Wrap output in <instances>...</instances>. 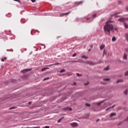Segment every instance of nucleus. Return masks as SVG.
<instances>
[{
	"mask_svg": "<svg viewBox=\"0 0 128 128\" xmlns=\"http://www.w3.org/2000/svg\"><path fill=\"white\" fill-rule=\"evenodd\" d=\"M97 122H98V120H97Z\"/></svg>",
	"mask_w": 128,
	"mask_h": 128,
	"instance_id": "603ef678",
	"label": "nucleus"
},
{
	"mask_svg": "<svg viewBox=\"0 0 128 128\" xmlns=\"http://www.w3.org/2000/svg\"><path fill=\"white\" fill-rule=\"evenodd\" d=\"M28 104H32V102H28Z\"/></svg>",
	"mask_w": 128,
	"mask_h": 128,
	"instance_id": "a19ab883",
	"label": "nucleus"
},
{
	"mask_svg": "<svg viewBox=\"0 0 128 128\" xmlns=\"http://www.w3.org/2000/svg\"><path fill=\"white\" fill-rule=\"evenodd\" d=\"M124 82V80L122 79H120L116 82V84H118V82Z\"/></svg>",
	"mask_w": 128,
	"mask_h": 128,
	"instance_id": "0eeeda50",
	"label": "nucleus"
},
{
	"mask_svg": "<svg viewBox=\"0 0 128 128\" xmlns=\"http://www.w3.org/2000/svg\"><path fill=\"white\" fill-rule=\"evenodd\" d=\"M116 116V113H111L110 116V118H112V116Z\"/></svg>",
	"mask_w": 128,
	"mask_h": 128,
	"instance_id": "423d86ee",
	"label": "nucleus"
},
{
	"mask_svg": "<svg viewBox=\"0 0 128 128\" xmlns=\"http://www.w3.org/2000/svg\"><path fill=\"white\" fill-rule=\"evenodd\" d=\"M119 22H126V20H128V18H122L118 20Z\"/></svg>",
	"mask_w": 128,
	"mask_h": 128,
	"instance_id": "f03ea898",
	"label": "nucleus"
},
{
	"mask_svg": "<svg viewBox=\"0 0 128 128\" xmlns=\"http://www.w3.org/2000/svg\"><path fill=\"white\" fill-rule=\"evenodd\" d=\"M70 126H72L73 128H76L78 126V123L76 122H72L70 124Z\"/></svg>",
	"mask_w": 128,
	"mask_h": 128,
	"instance_id": "7ed1b4c3",
	"label": "nucleus"
},
{
	"mask_svg": "<svg viewBox=\"0 0 128 128\" xmlns=\"http://www.w3.org/2000/svg\"><path fill=\"white\" fill-rule=\"evenodd\" d=\"M31 2H36V0H31Z\"/></svg>",
	"mask_w": 128,
	"mask_h": 128,
	"instance_id": "72a5a7b5",
	"label": "nucleus"
},
{
	"mask_svg": "<svg viewBox=\"0 0 128 128\" xmlns=\"http://www.w3.org/2000/svg\"><path fill=\"white\" fill-rule=\"evenodd\" d=\"M125 76H128V71H127L126 72V73L124 74Z\"/></svg>",
	"mask_w": 128,
	"mask_h": 128,
	"instance_id": "c756f323",
	"label": "nucleus"
},
{
	"mask_svg": "<svg viewBox=\"0 0 128 128\" xmlns=\"http://www.w3.org/2000/svg\"><path fill=\"white\" fill-rule=\"evenodd\" d=\"M82 2H80V3L82 4Z\"/></svg>",
	"mask_w": 128,
	"mask_h": 128,
	"instance_id": "864d4df0",
	"label": "nucleus"
},
{
	"mask_svg": "<svg viewBox=\"0 0 128 128\" xmlns=\"http://www.w3.org/2000/svg\"><path fill=\"white\" fill-rule=\"evenodd\" d=\"M14 2H20V0H14Z\"/></svg>",
	"mask_w": 128,
	"mask_h": 128,
	"instance_id": "a878e982",
	"label": "nucleus"
},
{
	"mask_svg": "<svg viewBox=\"0 0 128 128\" xmlns=\"http://www.w3.org/2000/svg\"><path fill=\"white\" fill-rule=\"evenodd\" d=\"M76 82H74V83H73V85H74V86H76Z\"/></svg>",
	"mask_w": 128,
	"mask_h": 128,
	"instance_id": "4c0bfd02",
	"label": "nucleus"
},
{
	"mask_svg": "<svg viewBox=\"0 0 128 128\" xmlns=\"http://www.w3.org/2000/svg\"><path fill=\"white\" fill-rule=\"evenodd\" d=\"M94 18H96V14H94L93 15Z\"/></svg>",
	"mask_w": 128,
	"mask_h": 128,
	"instance_id": "f704fd0d",
	"label": "nucleus"
},
{
	"mask_svg": "<svg viewBox=\"0 0 128 128\" xmlns=\"http://www.w3.org/2000/svg\"><path fill=\"white\" fill-rule=\"evenodd\" d=\"M116 18H118V16H116Z\"/></svg>",
	"mask_w": 128,
	"mask_h": 128,
	"instance_id": "8fccbe9b",
	"label": "nucleus"
},
{
	"mask_svg": "<svg viewBox=\"0 0 128 128\" xmlns=\"http://www.w3.org/2000/svg\"><path fill=\"white\" fill-rule=\"evenodd\" d=\"M116 37L115 36L112 37V42H116Z\"/></svg>",
	"mask_w": 128,
	"mask_h": 128,
	"instance_id": "ddd939ff",
	"label": "nucleus"
},
{
	"mask_svg": "<svg viewBox=\"0 0 128 128\" xmlns=\"http://www.w3.org/2000/svg\"><path fill=\"white\" fill-rule=\"evenodd\" d=\"M104 45H101V46H100V50H104Z\"/></svg>",
	"mask_w": 128,
	"mask_h": 128,
	"instance_id": "9d476101",
	"label": "nucleus"
},
{
	"mask_svg": "<svg viewBox=\"0 0 128 128\" xmlns=\"http://www.w3.org/2000/svg\"><path fill=\"white\" fill-rule=\"evenodd\" d=\"M68 76H72V73H68Z\"/></svg>",
	"mask_w": 128,
	"mask_h": 128,
	"instance_id": "473e14b6",
	"label": "nucleus"
},
{
	"mask_svg": "<svg viewBox=\"0 0 128 128\" xmlns=\"http://www.w3.org/2000/svg\"><path fill=\"white\" fill-rule=\"evenodd\" d=\"M104 80H105L106 82H108L110 81V78H104Z\"/></svg>",
	"mask_w": 128,
	"mask_h": 128,
	"instance_id": "aec40b11",
	"label": "nucleus"
},
{
	"mask_svg": "<svg viewBox=\"0 0 128 128\" xmlns=\"http://www.w3.org/2000/svg\"><path fill=\"white\" fill-rule=\"evenodd\" d=\"M66 70H62L60 71V72H64Z\"/></svg>",
	"mask_w": 128,
	"mask_h": 128,
	"instance_id": "cd10ccee",
	"label": "nucleus"
},
{
	"mask_svg": "<svg viewBox=\"0 0 128 128\" xmlns=\"http://www.w3.org/2000/svg\"><path fill=\"white\" fill-rule=\"evenodd\" d=\"M86 106H90V104L86 103Z\"/></svg>",
	"mask_w": 128,
	"mask_h": 128,
	"instance_id": "5701e85b",
	"label": "nucleus"
},
{
	"mask_svg": "<svg viewBox=\"0 0 128 128\" xmlns=\"http://www.w3.org/2000/svg\"><path fill=\"white\" fill-rule=\"evenodd\" d=\"M82 58H84L85 60H86L88 58V56H82Z\"/></svg>",
	"mask_w": 128,
	"mask_h": 128,
	"instance_id": "a211bd4d",
	"label": "nucleus"
},
{
	"mask_svg": "<svg viewBox=\"0 0 128 128\" xmlns=\"http://www.w3.org/2000/svg\"><path fill=\"white\" fill-rule=\"evenodd\" d=\"M28 70L26 69V70H24L22 71V72H28Z\"/></svg>",
	"mask_w": 128,
	"mask_h": 128,
	"instance_id": "dca6fc26",
	"label": "nucleus"
},
{
	"mask_svg": "<svg viewBox=\"0 0 128 128\" xmlns=\"http://www.w3.org/2000/svg\"><path fill=\"white\" fill-rule=\"evenodd\" d=\"M122 58H123L124 60H128V54H126L124 52Z\"/></svg>",
	"mask_w": 128,
	"mask_h": 128,
	"instance_id": "39448f33",
	"label": "nucleus"
},
{
	"mask_svg": "<svg viewBox=\"0 0 128 128\" xmlns=\"http://www.w3.org/2000/svg\"><path fill=\"white\" fill-rule=\"evenodd\" d=\"M94 48V46H90V48Z\"/></svg>",
	"mask_w": 128,
	"mask_h": 128,
	"instance_id": "79ce46f5",
	"label": "nucleus"
},
{
	"mask_svg": "<svg viewBox=\"0 0 128 128\" xmlns=\"http://www.w3.org/2000/svg\"><path fill=\"white\" fill-rule=\"evenodd\" d=\"M48 78H46L44 79V80H48Z\"/></svg>",
	"mask_w": 128,
	"mask_h": 128,
	"instance_id": "bb28decb",
	"label": "nucleus"
},
{
	"mask_svg": "<svg viewBox=\"0 0 128 128\" xmlns=\"http://www.w3.org/2000/svg\"><path fill=\"white\" fill-rule=\"evenodd\" d=\"M128 52V48H125L124 52L126 53V52Z\"/></svg>",
	"mask_w": 128,
	"mask_h": 128,
	"instance_id": "412c9836",
	"label": "nucleus"
},
{
	"mask_svg": "<svg viewBox=\"0 0 128 128\" xmlns=\"http://www.w3.org/2000/svg\"><path fill=\"white\" fill-rule=\"evenodd\" d=\"M50 68H44L42 69V72H44V70H48Z\"/></svg>",
	"mask_w": 128,
	"mask_h": 128,
	"instance_id": "6e6552de",
	"label": "nucleus"
},
{
	"mask_svg": "<svg viewBox=\"0 0 128 128\" xmlns=\"http://www.w3.org/2000/svg\"><path fill=\"white\" fill-rule=\"evenodd\" d=\"M70 12H66V13H64V16H68V14H70Z\"/></svg>",
	"mask_w": 128,
	"mask_h": 128,
	"instance_id": "4468645a",
	"label": "nucleus"
},
{
	"mask_svg": "<svg viewBox=\"0 0 128 128\" xmlns=\"http://www.w3.org/2000/svg\"><path fill=\"white\" fill-rule=\"evenodd\" d=\"M126 8L127 12H128V7H127Z\"/></svg>",
	"mask_w": 128,
	"mask_h": 128,
	"instance_id": "c03bdc74",
	"label": "nucleus"
},
{
	"mask_svg": "<svg viewBox=\"0 0 128 128\" xmlns=\"http://www.w3.org/2000/svg\"><path fill=\"white\" fill-rule=\"evenodd\" d=\"M102 102H100V103H98V106H100V104H102Z\"/></svg>",
	"mask_w": 128,
	"mask_h": 128,
	"instance_id": "ea45409f",
	"label": "nucleus"
},
{
	"mask_svg": "<svg viewBox=\"0 0 128 128\" xmlns=\"http://www.w3.org/2000/svg\"><path fill=\"white\" fill-rule=\"evenodd\" d=\"M120 14V12L116 13V14H114L111 15V16H116V14Z\"/></svg>",
	"mask_w": 128,
	"mask_h": 128,
	"instance_id": "f3484780",
	"label": "nucleus"
},
{
	"mask_svg": "<svg viewBox=\"0 0 128 128\" xmlns=\"http://www.w3.org/2000/svg\"><path fill=\"white\" fill-rule=\"evenodd\" d=\"M124 26L125 28H128V24L124 23Z\"/></svg>",
	"mask_w": 128,
	"mask_h": 128,
	"instance_id": "1a4fd4ad",
	"label": "nucleus"
},
{
	"mask_svg": "<svg viewBox=\"0 0 128 128\" xmlns=\"http://www.w3.org/2000/svg\"><path fill=\"white\" fill-rule=\"evenodd\" d=\"M87 20H89V18H87Z\"/></svg>",
	"mask_w": 128,
	"mask_h": 128,
	"instance_id": "3c124183",
	"label": "nucleus"
},
{
	"mask_svg": "<svg viewBox=\"0 0 128 128\" xmlns=\"http://www.w3.org/2000/svg\"><path fill=\"white\" fill-rule=\"evenodd\" d=\"M14 108H16V107H12L11 108H10L9 110H14Z\"/></svg>",
	"mask_w": 128,
	"mask_h": 128,
	"instance_id": "c85d7f7f",
	"label": "nucleus"
},
{
	"mask_svg": "<svg viewBox=\"0 0 128 128\" xmlns=\"http://www.w3.org/2000/svg\"><path fill=\"white\" fill-rule=\"evenodd\" d=\"M88 64L90 66H94V63L92 62H88Z\"/></svg>",
	"mask_w": 128,
	"mask_h": 128,
	"instance_id": "9b49d317",
	"label": "nucleus"
},
{
	"mask_svg": "<svg viewBox=\"0 0 128 128\" xmlns=\"http://www.w3.org/2000/svg\"><path fill=\"white\" fill-rule=\"evenodd\" d=\"M114 108V105L113 106L110 107V108H108L106 109V110H110V108Z\"/></svg>",
	"mask_w": 128,
	"mask_h": 128,
	"instance_id": "2eb2a0df",
	"label": "nucleus"
},
{
	"mask_svg": "<svg viewBox=\"0 0 128 128\" xmlns=\"http://www.w3.org/2000/svg\"><path fill=\"white\" fill-rule=\"evenodd\" d=\"M64 110H68L69 112H71V110H72V109L70 107H66L65 108H64Z\"/></svg>",
	"mask_w": 128,
	"mask_h": 128,
	"instance_id": "20e7f679",
	"label": "nucleus"
},
{
	"mask_svg": "<svg viewBox=\"0 0 128 128\" xmlns=\"http://www.w3.org/2000/svg\"><path fill=\"white\" fill-rule=\"evenodd\" d=\"M52 66V64L49 65L48 66Z\"/></svg>",
	"mask_w": 128,
	"mask_h": 128,
	"instance_id": "37998d69",
	"label": "nucleus"
},
{
	"mask_svg": "<svg viewBox=\"0 0 128 128\" xmlns=\"http://www.w3.org/2000/svg\"><path fill=\"white\" fill-rule=\"evenodd\" d=\"M76 56V54H75L72 55V56Z\"/></svg>",
	"mask_w": 128,
	"mask_h": 128,
	"instance_id": "e433bc0d",
	"label": "nucleus"
},
{
	"mask_svg": "<svg viewBox=\"0 0 128 128\" xmlns=\"http://www.w3.org/2000/svg\"><path fill=\"white\" fill-rule=\"evenodd\" d=\"M39 128L38 127H34V128Z\"/></svg>",
	"mask_w": 128,
	"mask_h": 128,
	"instance_id": "09e8293b",
	"label": "nucleus"
},
{
	"mask_svg": "<svg viewBox=\"0 0 128 128\" xmlns=\"http://www.w3.org/2000/svg\"><path fill=\"white\" fill-rule=\"evenodd\" d=\"M90 83L88 82H87L86 83H84V86H88Z\"/></svg>",
	"mask_w": 128,
	"mask_h": 128,
	"instance_id": "393cba45",
	"label": "nucleus"
},
{
	"mask_svg": "<svg viewBox=\"0 0 128 128\" xmlns=\"http://www.w3.org/2000/svg\"><path fill=\"white\" fill-rule=\"evenodd\" d=\"M124 94H128V90H126L124 92Z\"/></svg>",
	"mask_w": 128,
	"mask_h": 128,
	"instance_id": "4be33fe9",
	"label": "nucleus"
},
{
	"mask_svg": "<svg viewBox=\"0 0 128 128\" xmlns=\"http://www.w3.org/2000/svg\"><path fill=\"white\" fill-rule=\"evenodd\" d=\"M112 22L108 21L106 22V24L104 27V32L106 34L110 36V32H114V26L112 25Z\"/></svg>",
	"mask_w": 128,
	"mask_h": 128,
	"instance_id": "f257e3e1",
	"label": "nucleus"
},
{
	"mask_svg": "<svg viewBox=\"0 0 128 128\" xmlns=\"http://www.w3.org/2000/svg\"><path fill=\"white\" fill-rule=\"evenodd\" d=\"M110 70V67L107 66L104 68L105 70Z\"/></svg>",
	"mask_w": 128,
	"mask_h": 128,
	"instance_id": "6ab92c4d",
	"label": "nucleus"
},
{
	"mask_svg": "<svg viewBox=\"0 0 128 128\" xmlns=\"http://www.w3.org/2000/svg\"><path fill=\"white\" fill-rule=\"evenodd\" d=\"M64 117H62V118H60V119L58 120V122H62V120H64Z\"/></svg>",
	"mask_w": 128,
	"mask_h": 128,
	"instance_id": "f8f14e48",
	"label": "nucleus"
},
{
	"mask_svg": "<svg viewBox=\"0 0 128 128\" xmlns=\"http://www.w3.org/2000/svg\"><path fill=\"white\" fill-rule=\"evenodd\" d=\"M50 128V127L48 126H46L44 128Z\"/></svg>",
	"mask_w": 128,
	"mask_h": 128,
	"instance_id": "c9c22d12",
	"label": "nucleus"
},
{
	"mask_svg": "<svg viewBox=\"0 0 128 128\" xmlns=\"http://www.w3.org/2000/svg\"><path fill=\"white\" fill-rule=\"evenodd\" d=\"M1 60H2V62H4V59H2H2Z\"/></svg>",
	"mask_w": 128,
	"mask_h": 128,
	"instance_id": "58836bf2",
	"label": "nucleus"
},
{
	"mask_svg": "<svg viewBox=\"0 0 128 128\" xmlns=\"http://www.w3.org/2000/svg\"><path fill=\"white\" fill-rule=\"evenodd\" d=\"M76 76H80V74L78 73V74H76Z\"/></svg>",
	"mask_w": 128,
	"mask_h": 128,
	"instance_id": "2f4dec72",
	"label": "nucleus"
},
{
	"mask_svg": "<svg viewBox=\"0 0 128 128\" xmlns=\"http://www.w3.org/2000/svg\"><path fill=\"white\" fill-rule=\"evenodd\" d=\"M4 60H6V57H5Z\"/></svg>",
	"mask_w": 128,
	"mask_h": 128,
	"instance_id": "a18cd8bd",
	"label": "nucleus"
},
{
	"mask_svg": "<svg viewBox=\"0 0 128 128\" xmlns=\"http://www.w3.org/2000/svg\"><path fill=\"white\" fill-rule=\"evenodd\" d=\"M124 122H128V117L126 118V120H124Z\"/></svg>",
	"mask_w": 128,
	"mask_h": 128,
	"instance_id": "7c9ffc66",
	"label": "nucleus"
},
{
	"mask_svg": "<svg viewBox=\"0 0 128 128\" xmlns=\"http://www.w3.org/2000/svg\"><path fill=\"white\" fill-rule=\"evenodd\" d=\"M64 16V14H60V16Z\"/></svg>",
	"mask_w": 128,
	"mask_h": 128,
	"instance_id": "b1692460",
	"label": "nucleus"
},
{
	"mask_svg": "<svg viewBox=\"0 0 128 128\" xmlns=\"http://www.w3.org/2000/svg\"><path fill=\"white\" fill-rule=\"evenodd\" d=\"M114 29L116 30H118V28H115Z\"/></svg>",
	"mask_w": 128,
	"mask_h": 128,
	"instance_id": "49530a36",
	"label": "nucleus"
},
{
	"mask_svg": "<svg viewBox=\"0 0 128 128\" xmlns=\"http://www.w3.org/2000/svg\"><path fill=\"white\" fill-rule=\"evenodd\" d=\"M88 52H90V49H89V50H88Z\"/></svg>",
	"mask_w": 128,
	"mask_h": 128,
	"instance_id": "de8ad7c7",
	"label": "nucleus"
}]
</instances>
